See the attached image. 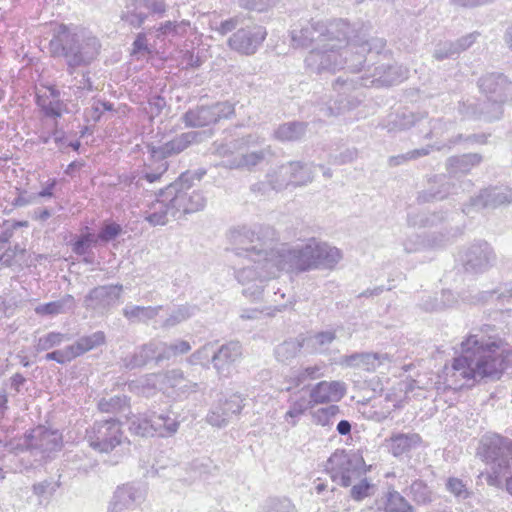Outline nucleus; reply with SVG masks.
<instances>
[{"instance_id":"obj_1","label":"nucleus","mask_w":512,"mask_h":512,"mask_svg":"<svg viewBox=\"0 0 512 512\" xmlns=\"http://www.w3.org/2000/svg\"><path fill=\"white\" fill-rule=\"evenodd\" d=\"M334 37V41L313 46L309 51L305 64L310 71L321 73L347 69L356 73L364 66L367 54L380 55L386 47L384 38L367 39L362 30L348 33L346 36L336 34Z\"/></svg>"},{"instance_id":"obj_2","label":"nucleus","mask_w":512,"mask_h":512,"mask_svg":"<svg viewBox=\"0 0 512 512\" xmlns=\"http://www.w3.org/2000/svg\"><path fill=\"white\" fill-rule=\"evenodd\" d=\"M509 354L510 348L502 340L469 335L461 343V354L453 360L451 377L466 381L498 379L507 367Z\"/></svg>"},{"instance_id":"obj_3","label":"nucleus","mask_w":512,"mask_h":512,"mask_svg":"<svg viewBox=\"0 0 512 512\" xmlns=\"http://www.w3.org/2000/svg\"><path fill=\"white\" fill-rule=\"evenodd\" d=\"M341 257L338 248L312 237L304 244L283 245L277 249H270V259L266 262L267 275H277L280 271L302 273L331 270Z\"/></svg>"},{"instance_id":"obj_4","label":"nucleus","mask_w":512,"mask_h":512,"mask_svg":"<svg viewBox=\"0 0 512 512\" xmlns=\"http://www.w3.org/2000/svg\"><path fill=\"white\" fill-rule=\"evenodd\" d=\"M51 33L49 54L64 62L68 75L73 76L78 69L89 67L98 59L102 44L89 29L61 23L55 25Z\"/></svg>"},{"instance_id":"obj_5","label":"nucleus","mask_w":512,"mask_h":512,"mask_svg":"<svg viewBox=\"0 0 512 512\" xmlns=\"http://www.w3.org/2000/svg\"><path fill=\"white\" fill-rule=\"evenodd\" d=\"M480 92L485 100L477 103L461 102L459 113L470 119H483L491 122L500 119L503 104H512V82L502 73H488L478 80Z\"/></svg>"},{"instance_id":"obj_6","label":"nucleus","mask_w":512,"mask_h":512,"mask_svg":"<svg viewBox=\"0 0 512 512\" xmlns=\"http://www.w3.org/2000/svg\"><path fill=\"white\" fill-rule=\"evenodd\" d=\"M477 454L488 466L487 484L502 487L504 477L512 471V440L498 434L485 435Z\"/></svg>"},{"instance_id":"obj_7","label":"nucleus","mask_w":512,"mask_h":512,"mask_svg":"<svg viewBox=\"0 0 512 512\" xmlns=\"http://www.w3.org/2000/svg\"><path fill=\"white\" fill-rule=\"evenodd\" d=\"M205 174V170L183 172L175 182L165 188V193L170 196L178 218L198 212L206 206L203 193L192 189L194 181H200Z\"/></svg>"},{"instance_id":"obj_8","label":"nucleus","mask_w":512,"mask_h":512,"mask_svg":"<svg viewBox=\"0 0 512 512\" xmlns=\"http://www.w3.org/2000/svg\"><path fill=\"white\" fill-rule=\"evenodd\" d=\"M273 237V229L260 225L240 226L229 232V241L234 246L235 255L239 259H247L254 263H256L255 257L269 255L267 242Z\"/></svg>"},{"instance_id":"obj_9","label":"nucleus","mask_w":512,"mask_h":512,"mask_svg":"<svg viewBox=\"0 0 512 512\" xmlns=\"http://www.w3.org/2000/svg\"><path fill=\"white\" fill-rule=\"evenodd\" d=\"M351 25L344 20L330 23L328 26L321 22L308 21L300 28H293L290 31L292 46L296 48H309L319 46L326 41H334L336 34L346 36L353 33Z\"/></svg>"},{"instance_id":"obj_10","label":"nucleus","mask_w":512,"mask_h":512,"mask_svg":"<svg viewBox=\"0 0 512 512\" xmlns=\"http://www.w3.org/2000/svg\"><path fill=\"white\" fill-rule=\"evenodd\" d=\"M366 467L362 455L358 451L336 450L327 460L326 471L333 482L342 487H350L354 482L365 476Z\"/></svg>"},{"instance_id":"obj_11","label":"nucleus","mask_w":512,"mask_h":512,"mask_svg":"<svg viewBox=\"0 0 512 512\" xmlns=\"http://www.w3.org/2000/svg\"><path fill=\"white\" fill-rule=\"evenodd\" d=\"M85 439L94 451L111 453L124 444H129L117 419L97 420L86 429Z\"/></svg>"},{"instance_id":"obj_12","label":"nucleus","mask_w":512,"mask_h":512,"mask_svg":"<svg viewBox=\"0 0 512 512\" xmlns=\"http://www.w3.org/2000/svg\"><path fill=\"white\" fill-rule=\"evenodd\" d=\"M255 258L256 263L239 259L242 267L235 270V278L243 286L242 294L252 301L259 300L264 292V283L277 276L266 275L268 274L266 262L270 259V254Z\"/></svg>"},{"instance_id":"obj_13","label":"nucleus","mask_w":512,"mask_h":512,"mask_svg":"<svg viewBox=\"0 0 512 512\" xmlns=\"http://www.w3.org/2000/svg\"><path fill=\"white\" fill-rule=\"evenodd\" d=\"M128 425L131 433L142 437L153 436L155 433L162 437L171 436L179 428V422L175 418L168 413H157L154 410L132 415L128 419Z\"/></svg>"},{"instance_id":"obj_14","label":"nucleus","mask_w":512,"mask_h":512,"mask_svg":"<svg viewBox=\"0 0 512 512\" xmlns=\"http://www.w3.org/2000/svg\"><path fill=\"white\" fill-rule=\"evenodd\" d=\"M461 264L467 273L482 274L497 262L492 245L486 240H475L460 252Z\"/></svg>"},{"instance_id":"obj_15","label":"nucleus","mask_w":512,"mask_h":512,"mask_svg":"<svg viewBox=\"0 0 512 512\" xmlns=\"http://www.w3.org/2000/svg\"><path fill=\"white\" fill-rule=\"evenodd\" d=\"M234 104L229 101L216 102L211 105H199L183 114V121L188 127H206L234 115Z\"/></svg>"},{"instance_id":"obj_16","label":"nucleus","mask_w":512,"mask_h":512,"mask_svg":"<svg viewBox=\"0 0 512 512\" xmlns=\"http://www.w3.org/2000/svg\"><path fill=\"white\" fill-rule=\"evenodd\" d=\"M62 435L58 430H50L38 426L25 434L24 445L31 453L39 454L41 458L49 457L51 453L62 448Z\"/></svg>"},{"instance_id":"obj_17","label":"nucleus","mask_w":512,"mask_h":512,"mask_svg":"<svg viewBox=\"0 0 512 512\" xmlns=\"http://www.w3.org/2000/svg\"><path fill=\"white\" fill-rule=\"evenodd\" d=\"M122 292L121 284L97 286L84 297V306L97 312H106L120 302Z\"/></svg>"},{"instance_id":"obj_18","label":"nucleus","mask_w":512,"mask_h":512,"mask_svg":"<svg viewBox=\"0 0 512 512\" xmlns=\"http://www.w3.org/2000/svg\"><path fill=\"white\" fill-rule=\"evenodd\" d=\"M512 203V189L506 186L490 187L481 190L479 195L472 197L469 204L464 205L462 211L470 214L472 210L484 208L495 209L502 205Z\"/></svg>"},{"instance_id":"obj_19","label":"nucleus","mask_w":512,"mask_h":512,"mask_svg":"<svg viewBox=\"0 0 512 512\" xmlns=\"http://www.w3.org/2000/svg\"><path fill=\"white\" fill-rule=\"evenodd\" d=\"M267 32L262 26H247L238 29L229 39V47L243 55L254 54L265 40Z\"/></svg>"},{"instance_id":"obj_20","label":"nucleus","mask_w":512,"mask_h":512,"mask_svg":"<svg viewBox=\"0 0 512 512\" xmlns=\"http://www.w3.org/2000/svg\"><path fill=\"white\" fill-rule=\"evenodd\" d=\"M146 497L143 486L134 483H127L117 487L109 503V512H123L141 504Z\"/></svg>"},{"instance_id":"obj_21","label":"nucleus","mask_w":512,"mask_h":512,"mask_svg":"<svg viewBox=\"0 0 512 512\" xmlns=\"http://www.w3.org/2000/svg\"><path fill=\"white\" fill-rule=\"evenodd\" d=\"M242 356V345L239 341H229L220 347H215L212 355V365L220 377H228L232 366Z\"/></svg>"},{"instance_id":"obj_22","label":"nucleus","mask_w":512,"mask_h":512,"mask_svg":"<svg viewBox=\"0 0 512 512\" xmlns=\"http://www.w3.org/2000/svg\"><path fill=\"white\" fill-rule=\"evenodd\" d=\"M243 400L241 395L233 394L223 402L219 401L208 412L206 416L207 422L219 428L226 426L234 415L240 414L243 408Z\"/></svg>"},{"instance_id":"obj_23","label":"nucleus","mask_w":512,"mask_h":512,"mask_svg":"<svg viewBox=\"0 0 512 512\" xmlns=\"http://www.w3.org/2000/svg\"><path fill=\"white\" fill-rule=\"evenodd\" d=\"M171 218L177 219L178 216L170 196H167L164 189L161 190L157 199L147 207L144 212V219L152 226H163Z\"/></svg>"},{"instance_id":"obj_24","label":"nucleus","mask_w":512,"mask_h":512,"mask_svg":"<svg viewBox=\"0 0 512 512\" xmlns=\"http://www.w3.org/2000/svg\"><path fill=\"white\" fill-rule=\"evenodd\" d=\"M199 134L194 131L175 136L161 146L148 145V152L153 160L166 161V158L177 155L197 140Z\"/></svg>"},{"instance_id":"obj_25","label":"nucleus","mask_w":512,"mask_h":512,"mask_svg":"<svg viewBox=\"0 0 512 512\" xmlns=\"http://www.w3.org/2000/svg\"><path fill=\"white\" fill-rule=\"evenodd\" d=\"M274 156L270 145L261 147L258 150H249L239 152L237 158L228 160L226 165L230 170H248L253 171L257 166L269 162Z\"/></svg>"},{"instance_id":"obj_26","label":"nucleus","mask_w":512,"mask_h":512,"mask_svg":"<svg viewBox=\"0 0 512 512\" xmlns=\"http://www.w3.org/2000/svg\"><path fill=\"white\" fill-rule=\"evenodd\" d=\"M167 170V161L153 160L150 157V163L145 164L140 172L125 176L123 182L130 188H140L143 186L144 180L148 183H155L159 181Z\"/></svg>"},{"instance_id":"obj_27","label":"nucleus","mask_w":512,"mask_h":512,"mask_svg":"<svg viewBox=\"0 0 512 512\" xmlns=\"http://www.w3.org/2000/svg\"><path fill=\"white\" fill-rule=\"evenodd\" d=\"M404 72L401 66L394 64H381L374 68L372 77H362L363 86H390L402 81Z\"/></svg>"},{"instance_id":"obj_28","label":"nucleus","mask_w":512,"mask_h":512,"mask_svg":"<svg viewBox=\"0 0 512 512\" xmlns=\"http://www.w3.org/2000/svg\"><path fill=\"white\" fill-rule=\"evenodd\" d=\"M346 393L345 384L340 381H321L310 390V402L323 404L339 401Z\"/></svg>"},{"instance_id":"obj_29","label":"nucleus","mask_w":512,"mask_h":512,"mask_svg":"<svg viewBox=\"0 0 512 512\" xmlns=\"http://www.w3.org/2000/svg\"><path fill=\"white\" fill-rule=\"evenodd\" d=\"M159 348L161 347L157 341H150L137 347L131 355L122 359L124 367L132 370L144 367L152 360L157 363Z\"/></svg>"},{"instance_id":"obj_30","label":"nucleus","mask_w":512,"mask_h":512,"mask_svg":"<svg viewBox=\"0 0 512 512\" xmlns=\"http://www.w3.org/2000/svg\"><path fill=\"white\" fill-rule=\"evenodd\" d=\"M251 138L252 135H248L241 139H234L229 142H214L212 145V153L222 158L216 166L229 169L226 162L237 158L238 153L244 149V145H248L251 142Z\"/></svg>"},{"instance_id":"obj_31","label":"nucleus","mask_w":512,"mask_h":512,"mask_svg":"<svg viewBox=\"0 0 512 512\" xmlns=\"http://www.w3.org/2000/svg\"><path fill=\"white\" fill-rule=\"evenodd\" d=\"M390 361L387 353H354L342 357L341 364L347 367L375 370L384 361Z\"/></svg>"},{"instance_id":"obj_32","label":"nucleus","mask_w":512,"mask_h":512,"mask_svg":"<svg viewBox=\"0 0 512 512\" xmlns=\"http://www.w3.org/2000/svg\"><path fill=\"white\" fill-rule=\"evenodd\" d=\"M389 451L395 457H400L417 448L421 443V437L417 433H393L387 440Z\"/></svg>"},{"instance_id":"obj_33","label":"nucleus","mask_w":512,"mask_h":512,"mask_svg":"<svg viewBox=\"0 0 512 512\" xmlns=\"http://www.w3.org/2000/svg\"><path fill=\"white\" fill-rule=\"evenodd\" d=\"M483 156L479 153H467L451 156L446 161V168L450 175L457 176L469 173L474 167L480 165Z\"/></svg>"},{"instance_id":"obj_34","label":"nucleus","mask_w":512,"mask_h":512,"mask_svg":"<svg viewBox=\"0 0 512 512\" xmlns=\"http://www.w3.org/2000/svg\"><path fill=\"white\" fill-rule=\"evenodd\" d=\"M451 186L452 185L446 176H434L430 182V186L419 193L418 201L425 203L443 200L450 194Z\"/></svg>"},{"instance_id":"obj_35","label":"nucleus","mask_w":512,"mask_h":512,"mask_svg":"<svg viewBox=\"0 0 512 512\" xmlns=\"http://www.w3.org/2000/svg\"><path fill=\"white\" fill-rule=\"evenodd\" d=\"M306 350L304 335L288 338L274 348L275 359L283 364L290 363L302 349Z\"/></svg>"},{"instance_id":"obj_36","label":"nucleus","mask_w":512,"mask_h":512,"mask_svg":"<svg viewBox=\"0 0 512 512\" xmlns=\"http://www.w3.org/2000/svg\"><path fill=\"white\" fill-rule=\"evenodd\" d=\"M148 17L145 0H125V6L121 12L122 21L133 28H140Z\"/></svg>"},{"instance_id":"obj_37","label":"nucleus","mask_w":512,"mask_h":512,"mask_svg":"<svg viewBox=\"0 0 512 512\" xmlns=\"http://www.w3.org/2000/svg\"><path fill=\"white\" fill-rule=\"evenodd\" d=\"M323 369V364H315L292 370L291 375L288 378V383L290 385L287 387V390L289 391L292 388H298L305 385L308 381L322 377L324 375Z\"/></svg>"},{"instance_id":"obj_38","label":"nucleus","mask_w":512,"mask_h":512,"mask_svg":"<svg viewBox=\"0 0 512 512\" xmlns=\"http://www.w3.org/2000/svg\"><path fill=\"white\" fill-rule=\"evenodd\" d=\"M336 339V333L333 330L321 331L314 335L304 336L306 351L309 354L326 353Z\"/></svg>"},{"instance_id":"obj_39","label":"nucleus","mask_w":512,"mask_h":512,"mask_svg":"<svg viewBox=\"0 0 512 512\" xmlns=\"http://www.w3.org/2000/svg\"><path fill=\"white\" fill-rule=\"evenodd\" d=\"M75 299L66 294L56 301L40 304L35 308V313L41 316H55L74 310Z\"/></svg>"},{"instance_id":"obj_40","label":"nucleus","mask_w":512,"mask_h":512,"mask_svg":"<svg viewBox=\"0 0 512 512\" xmlns=\"http://www.w3.org/2000/svg\"><path fill=\"white\" fill-rule=\"evenodd\" d=\"M382 504L379 510L383 512H415L407 499L393 488L388 489L383 495Z\"/></svg>"},{"instance_id":"obj_41","label":"nucleus","mask_w":512,"mask_h":512,"mask_svg":"<svg viewBox=\"0 0 512 512\" xmlns=\"http://www.w3.org/2000/svg\"><path fill=\"white\" fill-rule=\"evenodd\" d=\"M288 172L293 187L305 186L312 182L314 177L313 166L301 161L287 162Z\"/></svg>"},{"instance_id":"obj_42","label":"nucleus","mask_w":512,"mask_h":512,"mask_svg":"<svg viewBox=\"0 0 512 512\" xmlns=\"http://www.w3.org/2000/svg\"><path fill=\"white\" fill-rule=\"evenodd\" d=\"M162 306H139V305H126L122 312L123 316L131 323L143 322L154 319Z\"/></svg>"},{"instance_id":"obj_43","label":"nucleus","mask_w":512,"mask_h":512,"mask_svg":"<svg viewBox=\"0 0 512 512\" xmlns=\"http://www.w3.org/2000/svg\"><path fill=\"white\" fill-rule=\"evenodd\" d=\"M307 124L304 122L293 121L281 124L274 131V136L280 141H298L306 134Z\"/></svg>"},{"instance_id":"obj_44","label":"nucleus","mask_w":512,"mask_h":512,"mask_svg":"<svg viewBox=\"0 0 512 512\" xmlns=\"http://www.w3.org/2000/svg\"><path fill=\"white\" fill-rule=\"evenodd\" d=\"M106 337L103 331H96L90 335L80 337L71 344L75 358L105 343Z\"/></svg>"},{"instance_id":"obj_45","label":"nucleus","mask_w":512,"mask_h":512,"mask_svg":"<svg viewBox=\"0 0 512 512\" xmlns=\"http://www.w3.org/2000/svg\"><path fill=\"white\" fill-rule=\"evenodd\" d=\"M159 343V353L157 357V363H160L164 360H169L172 357H176L179 355H183L188 353L191 350V345L186 340H176L172 343H165L161 341H157Z\"/></svg>"},{"instance_id":"obj_46","label":"nucleus","mask_w":512,"mask_h":512,"mask_svg":"<svg viewBox=\"0 0 512 512\" xmlns=\"http://www.w3.org/2000/svg\"><path fill=\"white\" fill-rule=\"evenodd\" d=\"M35 103L42 113L49 118L58 119L62 116L63 111L66 110V104L63 100H50L41 93L36 94Z\"/></svg>"},{"instance_id":"obj_47","label":"nucleus","mask_w":512,"mask_h":512,"mask_svg":"<svg viewBox=\"0 0 512 512\" xmlns=\"http://www.w3.org/2000/svg\"><path fill=\"white\" fill-rule=\"evenodd\" d=\"M287 163L278 166L273 172L267 174L268 182L273 190L281 191L292 186Z\"/></svg>"},{"instance_id":"obj_48","label":"nucleus","mask_w":512,"mask_h":512,"mask_svg":"<svg viewBox=\"0 0 512 512\" xmlns=\"http://www.w3.org/2000/svg\"><path fill=\"white\" fill-rule=\"evenodd\" d=\"M26 249L19 244L6 248L0 254V264L5 267L20 266L25 262Z\"/></svg>"},{"instance_id":"obj_49","label":"nucleus","mask_w":512,"mask_h":512,"mask_svg":"<svg viewBox=\"0 0 512 512\" xmlns=\"http://www.w3.org/2000/svg\"><path fill=\"white\" fill-rule=\"evenodd\" d=\"M197 310L198 309L196 306H192V305H188V304L179 305L172 311V313L169 315V317L163 322L162 326L164 328L174 327V326L180 324L181 322L194 316Z\"/></svg>"},{"instance_id":"obj_50","label":"nucleus","mask_w":512,"mask_h":512,"mask_svg":"<svg viewBox=\"0 0 512 512\" xmlns=\"http://www.w3.org/2000/svg\"><path fill=\"white\" fill-rule=\"evenodd\" d=\"M129 398L125 395H115L109 398H101L97 407L103 413H117L128 406Z\"/></svg>"},{"instance_id":"obj_51","label":"nucleus","mask_w":512,"mask_h":512,"mask_svg":"<svg viewBox=\"0 0 512 512\" xmlns=\"http://www.w3.org/2000/svg\"><path fill=\"white\" fill-rule=\"evenodd\" d=\"M426 117V114H415L413 112H402L395 115L393 121L389 123V131L399 129L405 130L409 129L411 126L415 125L422 118Z\"/></svg>"},{"instance_id":"obj_52","label":"nucleus","mask_w":512,"mask_h":512,"mask_svg":"<svg viewBox=\"0 0 512 512\" xmlns=\"http://www.w3.org/2000/svg\"><path fill=\"white\" fill-rule=\"evenodd\" d=\"M373 489L374 485L365 475L351 485L349 495L354 501L361 502L372 495Z\"/></svg>"},{"instance_id":"obj_53","label":"nucleus","mask_w":512,"mask_h":512,"mask_svg":"<svg viewBox=\"0 0 512 512\" xmlns=\"http://www.w3.org/2000/svg\"><path fill=\"white\" fill-rule=\"evenodd\" d=\"M409 495L419 505H425L432 501V492L421 480H415L409 487Z\"/></svg>"},{"instance_id":"obj_54","label":"nucleus","mask_w":512,"mask_h":512,"mask_svg":"<svg viewBox=\"0 0 512 512\" xmlns=\"http://www.w3.org/2000/svg\"><path fill=\"white\" fill-rule=\"evenodd\" d=\"M215 352V344L212 342L206 343L201 348L193 352L187 359L191 365H202L208 367L212 363V355Z\"/></svg>"},{"instance_id":"obj_55","label":"nucleus","mask_w":512,"mask_h":512,"mask_svg":"<svg viewBox=\"0 0 512 512\" xmlns=\"http://www.w3.org/2000/svg\"><path fill=\"white\" fill-rule=\"evenodd\" d=\"M310 403L311 402L304 397L293 401L290 404L289 409L285 413L286 422L289 423L291 426H296L300 417L310 407Z\"/></svg>"},{"instance_id":"obj_56","label":"nucleus","mask_w":512,"mask_h":512,"mask_svg":"<svg viewBox=\"0 0 512 512\" xmlns=\"http://www.w3.org/2000/svg\"><path fill=\"white\" fill-rule=\"evenodd\" d=\"M339 413L340 409L337 405H329L327 407L320 408L313 412V422L323 427L331 426Z\"/></svg>"},{"instance_id":"obj_57","label":"nucleus","mask_w":512,"mask_h":512,"mask_svg":"<svg viewBox=\"0 0 512 512\" xmlns=\"http://www.w3.org/2000/svg\"><path fill=\"white\" fill-rule=\"evenodd\" d=\"M442 217L437 214H427L424 212L409 213L407 216V222L412 227H429L436 225L437 222L441 221Z\"/></svg>"},{"instance_id":"obj_58","label":"nucleus","mask_w":512,"mask_h":512,"mask_svg":"<svg viewBox=\"0 0 512 512\" xmlns=\"http://www.w3.org/2000/svg\"><path fill=\"white\" fill-rule=\"evenodd\" d=\"M65 335L60 332H50L37 339L35 344V350L37 352H43L54 347L59 346L64 340Z\"/></svg>"},{"instance_id":"obj_59","label":"nucleus","mask_w":512,"mask_h":512,"mask_svg":"<svg viewBox=\"0 0 512 512\" xmlns=\"http://www.w3.org/2000/svg\"><path fill=\"white\" fill-rule=\"evenodd\" d=\"M75 83L71 84L69 88L73 90V94L77 98H81L86 95L88 92L93 91V83L90 78V72L84 71L81 73V79L77 80L76 78H73L72 80Z\"/></svg>"},{"instance_id":"obj_60","label":"nucleus","mask_w":512,"mask_h":512,"mask_svg":"<svg viewBox=\"0 0 512 512\" xmlns=\"http://www.w3.org/2000/svg\"><path fill=\"white\" fill-rule=\"evenodd\" d=\"M61 486L60 475L57 480L52 478L43 480L33 485V492L39 497L48 498L52 496Z\"/></svg>"},{"instance_id":"obj_61","label":"nucleus","mask_w":512,"mask_h":512,"mask_svg":"<svg viewBox=\"0 0 512 512\" xmlns=\"http://www.w3.org/2000/svg\"><path fill=\"white\" fill-rule=\"evenodd\" d=\"M430 129L425 133L424 138L432 139L438 138L444 135L454 127L453 121H445L442 118L432 119L430 122Z\"/></svg>"},{"instance_id":"obj_62","label":"nucleus","mask_w":512,"mask_h":512,"mask_svg":"<svg viewBox=\"0 0 512 512\" xmlns=\"http://www.w3.org/2000/svg\"><path fill=\"white\" fill-rule=\"evenodd\" d=\"M446 489L459 500H465L471 494L466 484L456 477H450L447 479Z\"/></svg>"},{"instance_id":"obj_63","label":"nucleus","mask_w":512,"mask_h":512,"mask_svg":"<svg viewBox=\"0 0 512 512\" xmlns=\"http://www.w3.org/2000/svg\"><path fill=\"white\" fill-rule=\"evenodd\" d=\"M453 41H442L439 42L434 49L433 57L437 61H443L458 56Z\"/></svg>"},{"instance_id":"obj_64","label":"nucleus","mask_w":512,"mask_h":512,"mask_svg":"<svg viewBox=\"0 0 512 512\" xmlns=\"http://www.w3.org/2000/svg\"><path fill=\"white\" fill-rule=\"evenodd\" d=\"M264 512H297V510L289 499L274 498L267 501Z\"/></svg>"}]
</instances>
